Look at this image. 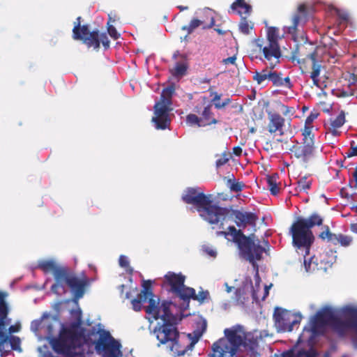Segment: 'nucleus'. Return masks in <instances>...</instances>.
<instances>
[{"instance_id":"obj_1","label":"nucleus","mask_w":357,"mask_h":357,"mask_svg":"<svg viewBox=\"0 0 357 357\" xmlns=\"http://www.w3.org/2000/svg\"><path fill=\"white\" fill-rule=\"evenodd\" d=\"M231 215L234 218V220L236 226L239 228L237 229L234 226H229L228 231H219L216 232V235L223 236L228 238L229 236H231V241L237 245L242 256L254 264L255 261H259L262 259L264 252L267 253L269 250L270 245L268 241H264V247L255 242V234L245 236L241 229H245L248 225L255 227L258 220L256 213L252 212H243L239 210H232Z\"/></svg>"},{"instance_id":"obj_2","label":"nucleus","mask_w":357,"mask_h":357,"mask_svg":"<svg viewBox=\"0 0 357 357\" xmlns=\"http://www.w3.org/2000/svg\"><path fill=\"white\" fill-rule=\"evenodd\" d=\"M182 200L188 204H193L199 212H202V217L210 224H218L225 220L229 213L227 208L213 205L209 196L203 192H198L197 188H188L182 196Z\"/></svg>"},{"instance_id":"obj_3","label":"nucleus","mask_w":357,"mask_h":357,"mask_svg":"<svg viewBox=\"0 0 357 357\" xmlns=\"http://www.w3.org/2000/svg\"><path fill=\"white\" fill-rule=\"evenodd\" d=\"M323 218L317 213H312L307 218H298L290 227L292 244L297 250H303L305 255H309L314 236L311 230L314 226L323 225Z\"/></svg>"},{"instance_id":"obj_4","label":"nucleus","mask_w":357,"mask_h":357,"mask_svg":"<svg viewBox=\"0 0 357 357\" xmlns=\"http://www.w3.org/2000/svg\"><path fill=\"white\" fill-rule=\"evenodd\" d=\"M317 47L312 43H304L297 45L292 52L291 60L296 61L302 74L310 73L313 84L320 88L319 77L323 66L317 60Z\"/></svg>"},{"instance_id":"obj_5","label":"nucleus","mask_w":357,"mask_h":357,"mask_svg":"<svg viewBox=\"0 0 357 357\" xmlns=\"http://www.w3.org/2000/svg\"><path fill=\"white\" fill-rule=\"evenodd\" d=\"M241 329L239 326L234 328H226L224 331L225 337L213 343V353L208 354L206 357H234L241 346H243L246 350L248 349L252 340L246 338L244 340L239 333Z\"/></svg>"},{"instance_id":"obj_6","label":"nucleus","mask_w":357,"mask_h":357,"mask_svg":"<svg viewBox=\"0 0 357 357\" xmlns=\"http://www.w3.org/2000/svg\"><path fill=\"white\" fill-rule=\"evenodd\" d=\"M73 38L82 40L89 48L93 47L94 50L100 48V43L105 49L109 48L110 43L106 33H100L98 29L90 31L89 25H81V17H77L74 22Z\"/></svg>"},{"instance_id":"obj_7","label":"nucleus","mask_w":357,"mask_h":357,"mask_svg":"<svg viewBox=\"0 0 357 357\" xmlns=\"http://www.w3.org/2000/svg\"><path fill=\"white\" fill-rule=\"evenodd\" d=\"M89 284L86 278H79L68 267L57 283H54L51 290L56 294L60 295L66 292V287H69L73 294V298L78 300L83 297L86 287Z\"/></svg>"},{"instance_id":"obj_8","label":"nucleus","mask_w":357,"mask_h":357,"mask_svg":"<svg viewBox=\"0 0 357 357\" xmlns=\"http://www.w3.org/2000/svg\"><path fill=\"white\" fill-rule=\"evenodd\" d=\"M6 293L0 291V352L2 357L7 354L4 345L8 342L13 350L21 351L20 337L10 335L6 332V326L10 323V319L8 318L9 308L6 301Z\"/></svg>"},{"instance_id":"obj_9","label":"nucleus","mask_w":357,"mask_h":357,"mask_svg":"<svg viewBox=\"0 0 357 357\" xmlns=\"http://www.w3.org/2000/svg\"><path fill=\"white\" fill-rule=\"evenodd\" d=\"M167 307L165 305L161 319L162 324L155 327L153 331L157 340L161 344L170 343L172 340H175L179 333L176 327V317L172 313L167 314Z\"/></svg>"},{"instance_id":"obj_10","label":"nucleus","mask_w":357,"mask_h":357,"mask_svg":"<svg viewBox=\"0 0 357 357\" xmlns=\"http://www.w3.org/2000/svg\"><path fill=\"white\" fill-rule=\"evenodd\" d=\"M344 320L334 315L331 326L340 335L351 331L354 335L351 342L354 347L357 349V307H347L344 310Z\"/></svg>"},{"instance_id":"obj_11","label":"nucleus","mask_w":357,"mask_h":357,"mask_svg":"<svg viewBox=\"0 0 357 357\" xmlns=\"http://www.w3.org/2000/svg\"><path fill=\"white\" fill-rule=\"evenodd\" d=\"M206 324H202V329L194 331L193 334L189 333L187 335H180L172 340L169 344V349L173 353L174 356L178 357L183 356L188 351L192 350L195 344L199 341L203 333L206 330Z\"/></svg>"},{"instance_id":"obj_12","label":"nucleus","mask_w":357,"mask_h":357,"mask_svg":"<svg viewBox=\"0 0 357 357\" xmlns=\"http://www.w3.org/2000/svg\"><path fill=\"white\" fill-rule=\"evenodd\" d=\"M273 319L278 332H291L294 326L300 324L302 317L300 314H295L289 310L281 307H275Z\"/></svg>"},{"instance_id":"obj_13","label":"nucleus","mask_w":357,"mask_h":357,"mask_svg":"<svg viewBox=\"0 0 357 357\" xmlns=\"http://www.w3.org/2000/svg\"><path fill=\"white\" fill-rule=\"evenodd\" d=\"M335 313L328 307L318 311L310 319V328H305L304 331L312 333L311 337L322 335L327 325H331Z\"/></svg>"},{"instance_id":"obj_14","label":"nucleus","mask_w":357,"mask_h":357,"mask_svg":"<svg viewBox=\"0 0 357 357\" xmlns=\"http://www.w3.org/2000/svg\"><path fill=\"white\" fill-rule=\"evenodd\" d=\"M211 104L205 105H197L194 108V112L200 114V117L195 114H189L186 116V122L190 126H197V127H204L212 124L218 123V120L213 117V113L211 111Z\"/></svg>"},{"instance_id":"obj_15","label":"nucleus","mask_w":357,"mask_h":357,"mask_svg":"<svg viewBox=\"0 0 357 357\" xmlns=\"http://www.w3.org/2000/svg\"><path fill=\"white\" fill-rule=\"evenodd\" d=\"M99 338L95 343L96 350L103 352L105 357H119L120 343L113 338L109 332L100 331Z\"/></svg>"},{"instance_id":"obj_16","label":"nucleus","mask_w":357,"mask_h":357,"mask_svg":"<svg viewBox=\"0 0 357 357\" xmlns=\"http://www.w3.org/2000/svg\"><path fill=\"white\" fill-rule=\"evenodd\" d=\"M257 47L262 52L264 59L268 63L269 68L273 69L280 63L282 56L280 45L257 44Z\"/></svg>"},{"instance_id":"obj_17","label":"nucleus","mask_w":357,"mask_h":357,"mask_svg":"<svg viewBox=\"0 0 357 357\" xmlns=\"http://www.w3.org/2000/svg\"><path fill=\"white\" fill-rule=\"evenodd\" d=\"M153 109L154 116L152 118V122L155 124V128L158 130L167 128L171 123L169 113L172 109L160 104H155Z\"/></svg>"},{"instance_id":"obj_18","label":"nucleus","mask_w":357,"mask_h":357,"mask_svg":"<svg viewBox=\"0 0 357 357\" xmlns=\"http://www.w3.org/2000/svg\"><path fill=\"white\" fill-rule=\"evenodd\" d=\"M149 305L145 307V312L151 315V317L157 320L158 319H162V315L163 313V307L165 305L167 307V314H172L170 312V305L171 302L163 301L161 305H160L159 299L155 298V296H150L148 297Z\"/></svg>"},{"instance_id":"obj_19","label":"nucleus","mask_w":357,"mask_h":357,"mask_svg":"<svg viewBox=\"0 0 357 357\" xmlns=\"http://www.w3.org/2000/svg\"><path fill=\"white\" fill-rule=\"evenodd\" d=\"M74 337L75 333L72 330H63L59 338L56 340L53 344L54 349L60 352L68 351L72 347Z\"/></svg>"},{"instance_id":"obj_20","label":"nucleus","mask_w":357,"mask_h":357,"mask_svg":"<svg viewBox=\"0 0 357 357\" xmlns=\"http://www.w3.org/2000/svg\"><path fill=\"white\" fill-rule=\"evenodd\" d=\"M268 123L267 130L271 134L278 132L279 135L284 134L285 119L277 112H268Z\"/></svg>"},{"instance_id":"obj_21","label":"nucleus","mask_w":357,"mask_h":357,"mask_svg":"<svg viewBox=\"0 0 357 357\" xmlns=\"http://www.w3.org/2000/svg\"><path fill=\"white\" fill-rule=\"evenodd\" d=\"M290 151L296 158L307 162L313 155L314 141L308 140L307 143L303 142V145H294Z\"/></svg>"},{"instance_id":"obj_22","label":"nucleus","mask_w":357,"mask_h":357,"mask_svg":"<svg viewBox=\"0 0 357 357\" xmlns=\"http://www.w3.org/2000/svg\"><path fill=\"white\" fill-rule=\"evenodd\" d=\"M307 7L305 4H301L297 8V11L294 14L291 22L292 24L287 28V31L291 35H296L298 31V26L306 22L307 20Z\"/></svg>"},{"instance_id":"obj_23","label":"nucleus","mask_w":357,"mask_h":357,"mask_svg":"<svg viewBox=\"0 0 357 357\" xmlns=\"http://www.w3.org/2000/svg\"><path fill=\"white\" fill-rule=\"evenodd\" d=\"M38 268L45 273L52 272L54 283H57L68 267L59 266L52 260H45L39 263Z\"/></svg>"},{"instance_id":"obj_24","label":"nucleus","mask_w":357,"mask_h":357,"mask_svg":"<svg viewBox=\"0 0 357 357\" xmlns=\"http://www.w3.org/2000/svg\"><path fill=\"white\" fill-rule=\"evenodd\" d=\"M165 278L168 284L171 287V290L173 293L179 290L185 280V277L181 273H175L171 271H169L165 275Z\"/></svg>"},{"instance_id":"obj_25","label":"nucleus","mask_w":357,"mask_h":357,"mask_svg":"<svg viewBox=\"0 0 357 357\" xmlns=\"http://www.w3.org/2000/svg\"><path fill=\"white\" fill-rule=\"evenodd\" d=\"M345 123V114L344 111H341L338 116L331 121L328 128V134H331L333 137L339 136L341 132L338 131V128H341Z\"/></svg>"},{"instance_id":"obj_26","label":"nucleus","mask_w":357,"mask_h":357,"mask_svg":"<svg viewBox=\"0 0 357 357\" xmlns=\"http://www.w3.org/2000/svg\"><path fill=\"white\" fill-rule=\"evenodd\" d=\"M233 13L242 16L243 15H248L252 12V6L248 4L245 0H236L230 6Z\"/></svg>"},{"instance_id":"obj_27","label":"nucleus","mask_w":357,"mask_h":357,"mask_svg":"<svg viewBox=\"0 0 357 357\" xmlns=\"http://www.w3.org/2000/svg\"><path fill=\"white\" fill-rule=\"evenodd\" d=\"M174 91L175 88L172 85L165 88L161 93L160 101L157 102L155 104L163 105H165L166 107L171 108L172 104V98Z\"/></svg>"},{"instance_id":"obj_28","label":"nucleus","mask_w":357,"mask_h":357,"mask_svg":"<svg viewBox=\"0 0 357 357\" xmlns=\"http://www.w3.org/2000/svg\"><path fill=\"white\" fill-rule=\"evenodd\" d=\"M318 355V352L314 348H310L307 351L300 349L297 352L289 350L282 354V357H317Z\"/></svg>"},{"instance_id":"obj_29","label":"nucleus","mask_w":357,"mask_h":357,"mask_svg":"<svg viewBox=\"0 0 357 357\" xmlns=\"http://www.w3.org/2000/svg\"><path fill=\"white\" fill-rule=\"evenodd\" d=\"M266 43L272 45H279V40L282 38L280 36V30L275 26H270L267 29Z\"/></svg>"},{"instance_id":"obj_30","label":"nucleus","mask_w":357,"mask_h":357,"mask_svg":"<svg viewBox=\"0 0 357 357\" xmlns=\"http://www.w3.org/2000/svg\"><path fill=\"white\" fill-rule=\"evenodd\" d=\"M174 294L183 301L189 302L190 299H193L195 295V289L191 287H188L184 284L180 287L178 291H176Z\"/></svg>"},{"instance_id":"obj_31","label":"nucleus","mask_w":357,"mask_h":357,"mask_svg":"<svg viewBox=\"0 0 357 357\" xmlns=\"http://www.w3.org/2000/svg\"><path fill=\"white\" fill-rule=\"evenodd\" d=\"M303 255V264L305 267V270L307 273H313L315 271L319 270V264L317 263V259L314 256H312L307 259V255H305V252Z\"/></svg>"},{"instance_id":"obj_32","label":"nucleus","mask_w":357,"mask_h":357,"mask_svg":"<svg viewBox=\"0 0 357 357\" xmlns=\"http://www.w3.org/2000/svg\"><path fill=\"white\" fill-rule=\"evenodd\" d=\"M188 68V66L186 62H177L176 63L175 66L170 69L169 71L172 76L176 78H179L186 74Z\"/></svg>"},{"instance_id":"obj_33","label":"nucleus","mask_w":357,"mask_h":357,"mask_svg":"<svg viewBox=\"0 0 357 357\" xmlns=\"http://www.w3.org/2000/svg\"><path fill=\"white\" fill-rule=\"evenodd\" d=\"M278 174H274L268 175L266 177L268 188L273 195H277L280 192V188L278 184Z\"/></svg>"},{"instance_id":"obj_34","label":"nucleus","mask_w":357,"mask_h":357,"mask_svg":"<svg viewBox=\"0 0 357 357\" xmlns=\"http://www.w3.org/2000/svg\"><path fill=\"white\" fill-rule=\"evenodd\" d=\"M322 229L323 231L319 234V238L322 241L327 240L332 243L335 242L337 239L336 234L331 231L328 225H324Z\"/></svg>"},{"instance_id":"obj_35","label":"nucleus","mask_w":357,"mask_h":357,"mask_svg":"<svg viewBox=\"0 0 357 357\" xmlns=\"http://www.w3.org/2000/svg\"><path fill=\"white\" fill-rule=\"evenodd\" d=\"M270 70L268 68H264L260 72L256 71L253 75V79L257 82L258 84H261L264 81L268 79Z\"/></svg>"},{"instance_id":"obj_36","label":"nucleus","mask_w":357,"mask_h":357,"mask_svg":"<svg viewBox=\"0 0 357 357\" xmlns=\"http://www.w3.org/2000/svg\"><path fill=\"white\" fill-rule=\"evenodd\" d=\"M337 239L335 242H333V244L337 245L340 244L342 246H348L352 241V238L351 236L344 235L342 234H336Z\"/></svg>"},{"instance_id":"obj_37","label":"nucleus","mask_w":357,"mask_h":357,"mask_svg":"<svg viewBox=\"0 0 357 357\" xmlns=\"http://www.w3.org/2000/svg\"><path fill=\"white\" fill-rule=\"evenodd\" d=\"M238 26L240 31L245 35L249 34L250 30L253 29V25L249 24L246 17H241Z\"/></svg>"},{"instance_id":"obj_38","label":"nucleus","mask_w":357,"mask_h":357,"mask_svg":"<svg viewBox=\"0 0 357 357\" xmlns=\"http://www.w3.org/2000/svg\"><path fill=\"white\" fill-rule=\"evenodd\" d=\"M298 188L300 191L307 192L312 185V181L307 179V177L303 176L297 181Z\"/></svg>"},{"instance_id":"obj_39","label":"nucleus","mask_w":357,"mask_h":357,"mask_svg":"<svg viewBox=\"0 0 357 357\" xmlns=\"http://www.w3.org/2000/svg\"><path fill=\"white\" fill-rule=\"evenodd\" d=\"M152 283L151 280H144L142 284V290L139 294V295L145 296V298L148 299V297L150 296H153V293L151 287Z\"/></svg>"},{"instance_id":"obj_40","label":"nucleus","mask_w":357,"mask_h":357,"mask_svg":"<svg viewBox=\"0 0 357 357\" xmlns=\"http://www.w3.org/2000/svg\"><path fill=\"white\" fill-rule=\"evenodd\" d=\"M146 301L145 296L138 294L135 298L132 300L133 310L137 312L140 311L142 307V303H145Z\"/></svg>"},{"instance_id":"obj_41","label":"nucleus","mask_w":357,"mask_h":357,"mask_svg":"<svg viewBox=\"0 0 357 357\" xmlns=\"http://www.w3.org/2000/svg\"><path fill=\"white\" fill-rule=\"evenodd\" d=\"M203 24V22L198 19H192L188 26H183L182 30L186 31L188 34L191 33L196 28Z\"/></svg>"},{"instance_id":"obj_42","label":"nucleus","mask_w":357,"mask_h":357,"mask_svg":"<svg viewBox=\"0 0 357 357\" xmlns=\"http://www.w3.org/2000/svg\"><path fill=\"white\" fill-rule=\"evenodd\" d=\"M268 79L273 82V85L275 86H280L283 85L282 79L281 78L280 75L276 72L270 71Z\"/></svg>"},{"instance_id":"obj_43","label":"nucleus","mask_w":357,"mask_h":357,"mask_svg":"<svg viewBox=\"0 0 357 357\" xmlns=\"http://www.w3.org/2000/svg\"><path fill=\"white\" fill-rule=\"evenodd\" d=\"M302 135L303 136V141L305 143H307L308 140L314 141V135L312 132V126H305Z\"/></svg>"},{"instance_id":"obj_44","label":"nucleus","mask_w":357,"mask_h":357,"mask_svg":"<svg viewBox=\"0 0 357 357\" xmlns=\"http://www.w3.org/2000/svg\"><path fill=\"white\" fill-rule=\"evenodd\" d=\"M258 347V343L257 340H253L250 342V346L249 349H247L249 353V357H259L260 354L257 351V348Z\"/></svg>"},{"instance_id":"obj_45","label":"nucleus","mask_w":357,"mask_h":357,"mask_svg":"<svg viewBox=\"0 0 357 357\" xmlns=\"http://www.w3.org/2000/svg\"><path fill=\"white\" fill-rule=\"evenodd\" d=\"M112 18L110 17V15H109V22L107 23V32L113 39L116 40L120 37V34L117 32L116 28L113 25L109 24Z\"/></svg>"},{"instance_id":"obj_46","label":"nucleus","mask_w":357,"mask_h":357,"mask_svg":"<svg viewBox=\"0 0 357 357\" xmlns=\"http://www.w3.org/2000/svg\"><path fill=\"white\" fill-rule=\"evenodd\" d=\"M209 296V292L206 290H202L199 292L198 294H196L195 292V295H193V300L197 301L199 303H203L205 299H206Z\"/></svg>"},{"instance_id":"obj_47","label":"nucleus","mask_w":357,"mask_h":357,"mask_svg":"<svg viewBox=\"0 0 357 357\" xmlns=\"http://www.w3.org/2000/svg\"><path fill=\"white\" fill-rule=\"evenodd\" d=\"M354 141H351L350 143V149L349 152L346 153L347 158H351L353 156H357V146H355Z\"/></svg>"},{"instance_id":"obj_48","label":"nucleus","mask_w":357,"mask_h":357,"mask_svg":"<svg viewBox=\"0 0 357 357\" xmlns=\"http://www.w3.org/2000/svg\"><path fill=\"white\" fill-rule=\"evenodd\" d=\"M244 187V184L242 182H234L229 186L231 191L235 192H241Z\"/></svg>"},{"instance_id":"obj_49","label":"nucleus","mask_w":357,"mask_h":357,"mask_svg":"<svg viewBox=\"0 0 357 357\" xmlns=\"http://www.w3.org/2000/svg\"><path fill=\"white\" fill-rule=\"evenodd\" d=\"M317 113L311 112L310 114L305 119V126H311L312 123L313 122L314 120H315L317 118Z\"/></svg>"},{"instance_id":"obj_50","label":"nucleus","mask_w":357,"mask_h":357,"mask_svg":"<svg viewBox=\"0 0 357 357\" xmlns=\"http://www.w3.org/2000/svg\"><path fill=\"white\" fill-rule=\"evenodd\" d=\"M119 265L125 268H127L130 266L129 261L127 257L124 255H121L119 259Z\"/></svg>"},{"instance_id":"obj_51","label":"nucleus","mask_w":357,"mask_h":357,"mask_svg":"<svg viewBox=\"0 0 357 357\" xmlns=\"http://www.w3.org/2000/svg\"><path fill=\"white\" fill-rule=\"evenodd\" d=\"M231 102L229 98H225L222 102H215V107L218 109H222L228 105Z\"/></svg>"},{"instance_id":"obj_52","label":"nucleus","mask_w":357,"mask_h":357,"mask_svg":"<svg viewBox=\"0 0 357 357\" xmlns=\"http://www.w3.org/2000/svg\"><path fill=\"white\" fill-rule=\"evenodd\" d=\"M229 161V158L227 156L226 154H224L222 157L218 159L215 162L216 167H220L224 165H225Z\"/></svg>"},{"instance_id":"obj_53","label":"nucleus","mask_w":357,"mask_h":357,"mask_svg":"<svg viewBox=\"0 0 357 357\" xmlns=\"http://www.w3.org/2000/svg\"><path fill=\"white\" fill-rule=\"evenodd\" d=\"M236 56L233 55L231 56H229L228 58L222 59V63L225 65H228V64L234 65L236 63Z\"/></svg>"},{"instance_id":"obj_54","label":"nucleus","mask_w":357,"mask_h":357,"mask_svg":"<svg viewBox=\"0 0 357 357\" xmlns=\"http://www.w3.org/2000/svg\"><path fill=\"white\" fill-rule=\"evenodd\" d=\"M281 105V108L282 109V114L284 115V116H287L289 114H293L294 113V108L293 107H289L288 106H286L283 104H280Z\"/></svg>"},{"instance_id":"obj_55","label":"nucleus","mask_w":357,"mask_h":357,"mask_svg":"<svg viewBox=\"0 0 357 357\" xmlns=\"http://www.w3.org/2000/svg\"><path fill=\"white\" fill-rule=\"evenodd\" d=\"M233 153L236 156H240L242 153V149L240 146H234L233 148Z\"/></svg>"},{"instance_id":"obj_56","label":"nucleus","mask_w":357,"mask_h":357,"mask_svg":"<svg viewBox=\"0 0 357 357\" xmlns=\"http://www.w3.org/2000/svg\"><path fill=\"white\" fill-rule=\"evenodd\" d=\"M337 15L343 21H348V20H349V17H348V15L347 13H341L340 11L338 10L337 11Z\"/></svg>"},{"instance_id":"obj_57","label":"nucleus","mask_w":357,"mask_h":357,"mask_svg":"<svg viewBox=\"0 0 357 357\" xmlns=\"http://www.w3.org/2000/svg\"><path fill=\"white\" fill-rule=\"evenodd\" d=\"M20 326H10L8 328V334L10 335V333L18 332Z\"/></svg>"},{"instance_id":"obj_58","label":"nucleus","mask_w":357,"mask_h":357,"mask_svg":"<svg viewBox=\"0 0 357 357\" xmlns=\"http://www.w3.org/2000/svg\"><path fill=\"white\" fill-rule=\"evenodd\" d=\"M220 98H221V94H218L217 93H214V97L211 100V102H213L214 105H215V102H220Z\"/></svg>"},{"instance_id":"obj_59","label":"nucleus","mask_w":357,"mask_h":357,"mask_svg":"<svg viewBox=\"0 0 357 357\" xmlns=\"http://www.w3.org/2000/svg\"><path fill=\"white\" fill-rule=\"evenodd\" d=\"M206 252L211 257H215L216 256V252L214 251L213 250L209 248H207L206 250H205Z\"/></svg>"},{"instance_id":"obj_60","label":"nucleus","mask_w":357,"mask_h":357,"mask_svg":"<svg viewBox=\"0 0 357 357\" xmlns=\"http://www.w3.org/2000/svg\"><path fill=\"white\" fill-rule=\"evenodd\" d=\"M351 230L357 234V223H354L351 225Z\"/></svg>"},{"instance_id":"obj_61","label":"nucleus","mask_w":357,"mask_h":357,"mask_svg":"<svg viewBox=\"0 0 357 357\" xmlns=\"http://www.w3.org/2000/svg\"><path fill=\"white\" fill-rule=\"evenodd\" d=\"M215 31L220 35H224L225 33V31L220 29H215Z\"/></svg>"},{"instance_id":"obj_62","label":"nucleus","mask_w":357,"mask_h":357,"mask_svg":"<svg viewBox=\"0 0 357 357\" xmlns=\"http://www.w3.org/2000/svg\"><path fill=\"white\" fill-rule=\"evenodd\" d=\"M178 8H179V10H180L181 11H183V10H187V9H188V7H187V6H178Z\"/></svg>"},{"instance_id":"obj_63","label":"nucleus","mask_w":357,"mask_h":357,"mask_svg":"<svg viewBox=\"0 0 357 357\" xmlns=\"http://www.w3.org/2000/svg\"><path fill=\"white\" fill-rule=\"evenodd\" d=\"M282 80H283V82H284L285 83H287V84H290V79H289L288 77H285V78H284V79H282Z\"/></svg>"},{"instance_id":"obj_64","label":"nucleus","mask_w":357,"mask_h":357,"mask_svg":"<svg viewBox=\"0 0 357 357\" xmlns=\"http://www.w3.org/2000/svg\"><path fill=\"white\" fill-rule=\"evenodd\" d=\"M214 23H215V20L213 19V17L211 18V24L208 26V28H211L212 27L213 25H214Z\"/></svg>"}]
</instances>
